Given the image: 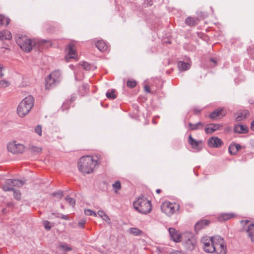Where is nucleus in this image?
Wrapping results in <instances>:
<instances>
[{"instance_id": "1", "label": "nucleus", "mask_w": 254, "mask_h": 254, "mask_svg": "<svg viewBox=\"0 0 254 254\" xmlns=\"http://www.w3.org/2000/svg\"><path fill=\"white\" fill-rule=\"evenodd\" d=\"M15 41L20 48L26 53L30 52L36 44H38V46H41L46 43L50 42L49 40H40L37 43H36L25 35L17 36L15 38Z\"/></svg>"}, {"instance_id": "2", "label": "nucleus", "mask_w": 254, "mask_h": 254, "mask_svg": "<svg viewBox=\"0 0 254 254\" xmlns=\"http://www.w3.org/2000/svg\"><path fill=\"white\" fill-rule=\"evenodd\" d=\"M98 164V161L91 156H83L78 162V168L82 174H89L93 172L94 168Z\"/></svg>"}, {"instance_id": "3", "label": "nucleus", "mask_w": 254, "mask_h": 254, "mask_svg": "<svg viewBox=\"0 0 254 254\" xmlns=\"http://www.w3.org/2000/svg\"><path fill=\"white\" fill-rule=\"evenodd\" d=\"M34 98L31 95L26 97L19 104L17 112L20 117L26 116L34 106Z\"/></svg>"}, {"instance_id": "4", "label": "nucleus", "mask_w": 254, "mask_h": 254, "mask_svg": "<svg viewBox=\"0 0 254 254\" xmlns=\"http://www.w3.org/2000/svg\"><path fill=\"white\" fill-rule=\"evenodd\" d=\"M133 207L139 213L146 214L151 211V201L144 196L139 197L134 201Z\"/></svg>"}, {"instance_id": "5", "label": "nucleus", "mask_w": 254, "mask_h": 254, "mask_svg": "<svg viewBox=\"0 0 254 254\" xmlns=\"http://www.w3.org/2000/svg\"><path fill=\"white\" fill-rule=\"evenodd\" d=\"M217 237H212L209 238L205 237L202 238L201 242L204 245V251L208 253H212L215 252L216 248L215 247L217 243Z\"/></svg>"}, {"instance_id": "6", "label": "nucleus", "mask_w": 254, "mask_h": 254, "mask_svg": "<svg viewBox=\"0 0 254 254\" xmlns=\"http://www.w3.org/2000/svg\"><path fill=\"white\" fill-rule=\"evenodd\" d=\"M180 206L177 203H172L169 201L164 202L161 206V209L163 212L168 216H171L176 211L179 210Z\"/></svg>"}, {"instance_id": "7", "label": "nucleus", "mask_w": 254, "mask_h": 254, "mask_svg": "<svg viewBox=\"0 0 254 254\" xmlns=\"http://www.w3.org/2000/svg\"><path fill=\"white\" fill-rule=\"evenodd\" d=\"M185 241L184 243L185 248L190 251L194 250L196 247L197 242L195 237L191 233L185 234Z\"/></svg>"}, {"instance_id": "8", "label": "nucleus", "mask_w": 254, "mask_h": 254, "mask_svg": "<svg viewBox=\"0 0 254 254\" xmlns=\"http://www.w3.org/2000/svg\"><path fill=\"white\" fill-rule=\"evenodd\" d=\"M7 149L8 152L13 154H19L24 152L25 147L21 144H16L15 142H13L7 144Z\"/></svg>"}, {"instance_id": "9", "label": "nucleus", "mask_w": 254, "mask_h": 254, "mask_svg": "<svg viewBox=\"0 0 254 254\" xmlns=\"http://www.w3.org/2000/svg\"><path fill=\"white\" fill-rule=\"evenodd\" d=\"M217 239L215 252H216L217 254H227L226 245L223 239L220 236H217Z\"/></svg>"}, {"instance_id": "10", "label": "nucleus", "mask_w": 254, "mask_h": 254, "mask_svg": "<svg viewBox=\"0 0 254 254\" xmlns=\"http://www.w3.org/2000/svg\"><path fill=\"white\" fill-rule=\"evenodd\" d=\"M227 113L226 111L223 108H218L215 110H214L212 112H211L209 117L210 119L215 120L218 118H222V117L226 116Z\"/></svg>"}, {"instance_id": "11", "label": "nucleus", "mask_w": 254, "mask_h": 254, "mask_svg": "<svg viewBox=\"0 0 254 254\" xmlns=\"http://www.w3.org/2000/svg\"><path fill=\"white\" fill-rule=\"evenodd\" d=\"M207 143L210 147L219 148L222 145L223 141L218 137L212 136L207 140Z\"/></svg>"}, {"instance_id": "12", "label": "nucleus", "mask_w": 254, "mask_h": 254, "mask_svg": "<svg viewBox=\"0 0 254 254\" xmlns=\"http://www.w3.org/2000/svg\"><path fill=\"white\" fill-rule=\"evenodd\" d=\"M223 126L219 124H209L205 127V132L207 134H211L217 130L221 129Z\"/></svg>"}, {"instance_id": "13", "label": "nucleus", "mask_w": 254, "mask_h": 254, "mask_svg": "<svg viewBox=\"0 0 254 254\" xmlns=\"http://www.w3.org/2000/svg\"><path fill=\"white\" fill-rule=\"evenodd\" d=\"M65 51L67 53V55L65 57V58L67 60H68L70 59H75V57L77 56V54L75 50L74 49L73 44H68L65 49Z\"/></svg>"}, {"instance_id": "14", "label": "nucleus", "mask_w": 254, "mask_h": 254, "mask_svg": "<svg viewBox=\"0 0 254 254\" xmlns=\"http://www.w3.org/2000/svg\"><path fill=\"white\" fill-rule=\"evenodd\" d=\"M236 117V121H241L247 118L249 115V112L247 110H240L234 114Z\"/></svg>"}, {"instance_id": "15", "label": "nucleus", "mask_w": 254, "mask_h": 254, "mask_svg": "<svg viewBox=\"0 0 254 254\" xmlns=\"http://www.w3.org/2000/svg\"><path fill=\"white\" fill-rule=\"evenodd\" d=\"M236 214L233 212L221 213L217 218L218 220L221 222L226 221L235 217Z\"/></svg>"}, {"instance_id": "16", "label": "nucleus", "mask_w": 254, "mask_h": 254, "mask_svg": "<svg viewBox=\"0 0 254 254\" xmlns=\"http://www.w3.org/2000/svg\"><path fill=\"white\" fill-rule=\"evenodd\" d=\"M210 223V221L206 219H202L197 222L194 226V229L196 233L197 231L202 229L204 228L205 227L208 226Z\"/></svg>"}, {"instance_id": "17", "label": "nucleus", "mask_w": 254, "mask_h": 254, "mask_svg": "<svg viewBox=\"0 0 254 254\" xmlns=\"http://www.w3.org/2000/svg\"><path fill=\"white\" fill-rule=\"evenodd\" d=\"M169 232L171 239L175 242L178 243L181 241V237L175 228H170L169 229Z\"/></svg>"}, {"instance_id": "18", "label": "nucleus", "mask_w": 254, "mask_h": 254, "mask_svg": "<svg viewBox=\"0 0 254 254\" xmlns=\"http://www.w3.org/2000/svg\"><path fill=\"white\" fill-rule=\"evenodd\" d=\"M59 83L56 80V79H54L52 77L50 76V75L48 76L47 78L46 79V84L45 88L46 89H50L54 87H55Z\"/></svg>"}, {"instance_id": "19", "label": "nucleus", "mask_w": 254, "mask_h": 254, "mask_svg": "<svg viewBox=\"0 0 254 254\" xmlns=\"http://www.w3.org/2000/svg\"><path fill=\"white\" fill-rule=\"evenodd\" d=\"M188 142L193 149L198 151L201 150V147L199 146V144L202 142L201 141H196L191 135H190L188 138Z\"/></svg>"}, {"instance_id": "20", "label": "nucleus", "mask_w": 254, "mask_h": 254, "mask_svg": "<svg viewBox=\"0 0 254 254\" xmlns=\"http://www.w3.org/2000/svg\"><path fill=\"white\" fill-rule=\"evenodd\" d=\"M234 131L237 133H246L248 132L249 128L247 126L237 125L234 127Z\"/></svg>"}, {"instance_id": "21", "label": "nucleus", "mask_w": 254, "mask_h": 254, "mask_svg": "<svg viewBox=\"0 0 254 254\" xmlns=\"http://www.w3.org/2000/svg\"><path fill=\"white\" fill-rule=\"evenodd\" d=\"M11 179H6L3 184L1 185V188L5 191H12L14 188L10 182Z\"/></svg>"}, {"instance_id": "22", "label": "nucleus", "mask_w": 254, "mask_h": 254, "mask_svg": "<svg viewBox=\"0 0 254 254\" xmlns=\"http://www.w3.org/2000/svg\"><path fill=\"white\" fill-rule=\"evenodd\" d=\"M199 21L197 17H191L190 16L188 17L185 20V23L186 25L192 27L196 26Z\"/></svg>"}, {"instance_id": "23", "label": "nucleus", "mask_w": 254, "mask_h": 254, "mask_svg": "<svg viewBox=\"0 0 254 254\" xmlns=\"http://www.w3.org/2000/svg\"><path fill=\"white\" fill-rule=\"evenodd\" d=\"M96 47L100 51L102 52L106 51L108 48L107 44L102 40H98L96 43Z\"/></svg>"}, {"instance_id": "24", "label": "nucleus", "mask_w": 254, "mask_h": 254, "mask_svg": "<svg viewBox=\"0 0 254 254\" xmlns=\"http://www.w3.org/2000/svg\"><path fill=\"white\" fill-rule=\"evenodd\" d=\"M177 65L179 69L182 71L188 70L190 66V64L183 61L178 62Z\"/></svg>"}, {"instance_id": "25", "label": "nucleus", "mask_w": 254, "mask_h": 254, "mask_svg": "<svg viewBox=\"0 0 254 254\" xmlns=\"http://www.w3.org/2000/svg\"><path fill=\"white\" fill-rule=\"evenodd\" d=\"M51 77L54 79L59 83L61 80V72L60 70H56L49 74Z\"/></svg>"}, {"instance_id": "26", "label": "nucleus", "mask_w": 254, "mask_h": 254, "mask_svg": "<svg viewBox=\"0 0 254 254\" xmlns=\"http://www.w3.org/2000/svg\"><path fill=\"white\" fill-rule=\"evenodd\" d=\"M247 232L252 241L254 242V224L253 223H251L249 225Z\"/></svg>"}, {"instance_id": "27", "label": "nucleus", "mask_w": 254, "mask_h": 254, "mask_svg": "<svg viewBox=\"0 0 254 254\" xmlns=\"http://www.w3.org/2000/svg\"><path fill=\"white\" fill-rule=\"evenodd\" d=\"M190 129L191 130H196L201 128L203 127V124L201 122H198L195 124H193L191 123L189 124Z\"/></svg>"}, {"instance_id": "28", "label": "nucleus", "mask_w": 254, "mask_h": 254, "mask_svg": "<svg viewBox=\"0 0 254 254\" xmlns=\"http://www.w3.org/2000/svg\"><path fill=\"white\" fill-rule=\"evenodd\" d=\"M128 232L134 236H140L143 234V232L136 227H132L129 229Z\"/></svg>"}, {"instance_id": "29", "label": "nucleus", "mask_w": 254, "mask_h": 254, "mask_svg": "<svg viewBox=\"0 0 254 254\" xmlns=\"http://www.w3.org/2000/svg\"><path fill=\"white\" fill-rule=\"evenodd\" d=\"M10 182H11L13 187H21L25 184V181L18 179H11Z\"/></svg>"}, {"instance_id": "30", "label": "nucleus", "mask_w": 254, "mask_h": 254, "mask_svg": "<svg viewBox=\"0 0 254 254\" xmlns=\"http://www.w3.org/2000/svg\"><path fill=\"white\" fill-rule=\"evenodd\" d=\"M10 22V19L5 17L4 15H0V27L1 26H6Z\"/></svg>"}, {"instance_id": "31", "label": "nucleus", "mask_w": 254, "mask_h": 254, "mask_svg": "<svg viewBox=\"0 0 254 254\" xmlns=\"http://www.w3.org/2000/svg\"><path fill=\"white\" fill-rule=\"evenodd\" d=\"M115 93L116 90L112 89L111 91H107L106 93V96L108 99L113 100L117 98V95Z\"/></svg>"}, {"instance_id": "32", "label": "nucleus", "mask_w": 254, "mask_h": 254, "mask_svg": "<svg viewBox=\"0 0 254 254\" xmlns=\"http://www.w3.org/2000/svg\"><path fill=\"white\" fill-rule=\"evenodd\" d=\"M2 37H1V40H10L12 38V35L11 33L7 31V30H4L3 31H2Z\"/></svg>"}, {"instance_id": "33", "label": "nucleus", "mask_w": 254, "mask_h": 254, "mask_svg": "<svg viewBox=\"0 0 254 254\" xmlns=\"http://www.w3.org/2000/svg\"><path fill=\"white\" fill-rule=\"evenodd\" d=\"M29 149L31 150V153L34 154H37L40 153L42 150V148L35 146H30Z\"/></svg>"}, {"instance_id": "34", "label": "nucleus", "mask_w": 254, "mask_h": 254, "mask_svg": "<svg viewBox=\"0 0 254 254\" xmlns=\"http://www.w3.org/2000/svg\"><path fill=\"white\" fill-rule=\"evenodd\" d=\"M114 192L117 193L118 190L121 189V184L119 181H116L112 185Z\"/></svg>"}, {"instance_id": "35", "label": "nucleus", "mask_w": 254, "mask_h": 254, "mask_svg": "<svg viewBox=\"0 0 254 254\" xmlns=\"http://www.w3.org/2000/svg\"><path fill=\"white\" fill-rule=\"evenodd\" d=\"M229 152L232 155H236L237 154V149L235 148L234 143H231L228 148Z\"/></svg>"}, {"instance_id": "36", "label": "nucleus", "mask_w": 254, "mask_h": 254, "mask_svg": "<svg viewBox=\"0 0 254 254\" xmlns=\"http://www.w3.org/2000/svg\"><path fill=\"white\" fill-rule=\"evenodd\" d=\"M136 84V81L134 80H128L127 82V86L130 88L135 87Z\"/></svg>"}, {"instance_id": "37", "label": "nucleus", "mask_w": 254, "mask_h": 254, "mask_svg": "<svg viewBox=\"0 0 254 254\" xmlns=\"http://www.w3.org/2000/svg\"><path fill=\"white\" fill-rule=\"evenodd\" d=\"M59 248L61 251L64 252H67L72 250V248L71 247L64 245H60L59 246Z\"/></svg>"}, {"instance_id": "38", "label": "nucleus", "mask_w": 254, "mask_h": 254, "mask_svg": "<svg viewBox=\"0 0 254 254\" xmlns=\"http://www.w3.org/2000/svg\"><path fill=\"white\" fill-rule=\"evenodd\" d=\"M12 191H13V197L14 198L17 200H19L21 198V193L20 191L18 190H15L14 189V190H12Z\"/></svg>"}, {"instance_id": "39", "label": "nucleus", "mask_w": 254, "mask_h": 254, "mask_svg": "<svg viewBox=\"0 0 254 254\" xmlns=\"http://www.w3.org/2000/svg\"><path fill=\"white\" fill-rule=\"evenodd\" d=\"M65 200L71 205L72 207H74L75 205V200L73 198L69 196H66L65 198Z\"/></svg>"}, {"instance_id": "40", "label": "nucleus", "mask_w": 254, "mask_h": 254, "mask_svg": "<svg viewBox=\"0 0 254 254\" xmlns=\"http://www.w3.org/2000/svg\"><path fill=\"white\" fill-rule=\"evenodd\" d=\"M80 65L86 70H89L91 69V65L87 62H81Z\"/></svg>"}, {"instance_id": "41", "label": "nucleus", "mask_w": 254, "mask_h": 254, "mask_svg": "<svg viewBox=\"0 0 254 254\" xmlns=\"http://www.w3.org/2000/svg\"><path fill=\"white\" fill-rule=\"evenodd\" d=\"M43 226H44L45 229L47 231H50L51 229V226L50 225V222L47 220L44 221L43 222Z\"/></svg>"}, {"instance_id": "42", "label": "nucleus", "mask_w": 254, "mask_h": 254, "mask_svg": "<svg viewBox=\"0 0 254 254\" xmlns=\"http://www.w3.org/2000/svg\"><path fill=\"white\" fill-rule=\"evenodd\" d=\"M84 213L85 215H88V216H96L97 215L96 213L94 211H93L90 209H85Z\"/></svg>"}, {"instance_id": "43", "label": "nucleus", "mask_w": 254, "mask_h": 254, "mask_svg": "<svg viewBox=\"0 0 254 254\" xmlns=\"http://www.w3.org/2000/svg\"><path fill=\"white\" fill-rule=\"evenodd\" d=\"M9 84V82L5 80H0V86L2 87H7Z\"/></svg>"}, {"instance_id": "44", "label": "nucleus", "mask_w": 254, "mask_h": 254, "mask_svg": "<svg viewBox=\"0 0 254 254\" xmlns=\"http://www.w3.org/2000/svg\"><path fill=\"white\" fill-rule=\"evenodd\" d=\"M197 15L202 18H205L206 17L208 16V14L206 12H203V11H198L197 12Z\"/></svg>"}, {"instance_id": "45", "label": "nucleus", "mask_w": 254, "mask_h": 254, "mask_svg": "<svg viewBox=\"0 0 254 254\" xmlns=\"http://www.w3.org/2000/svg\"><path fill=\"white\" fill-rule=\"evenodd\" d=\"M35 131L37 134H38L39 135H42V127L40 125H38L35 128Z\"/></svg>"}, {"instance_id": "46", "label": "nucleus", "mask_w": 254, "mask_h": 254, "mask_svg": "<svg viewBox=\"0 0 254 254\" xmlns=\"http://www.w3.org/2000/svg\"><path fill=\"white\" fill-rule=\"evenodd\" d=\"M153 1L152 0H145V2L144 3V7H148L151 6L153 5Z\"/></svg>"}, {"instance_id": "47", "label": "nucleus", "mask_w": 254, "mask_h": 254, "mask_svg": "<svg viewBox=\"0 0 254 254\" xmlns=\"http://www.w3.org/2000/svg\"><path fill=\"white\" fill-rule=\"evenodd\" d=\"M52 195L55 196H58L59 198H61L63 196L64 194L62 191H59L53 193Z\"/></svg>"}, {"instance_id": "48", "label": "nucleus", "mask_w": 254, "mask_h": 254, "mask_svg": "<svg viewBox=\"0 0 254 254\" xmlns=\"http://www.w3.org/2000/svg\"><path fill=\"white\" fill-rule=\"evenodd\" d=\"M86 219H82L78 223V226L81 228H84V225L86 223Z\"/></svg>"}, {"instance_id": "49", "label": "nucleus", "mask_w": 254, "mask_h": 254, "mask_svg": "<svg viewBox=\"0 0 254 254\" xmlns=\"http://www.w3.org/2000/svg\"><path fill=\"white\" fill-rule=\"evenodd\" d=\"M69 104L70 103L68 102H64L62 106V109L63 111H64L65 109H67L69 108Z\"/></svg>"}, {"instance_id": "50", "label": "nucleus", "mask_w": 254, "mask_h": 254, "mask_svg": "<svg viewBox=\"0 0 254 254\" xmlns=\"http://www.w3.org/2000/svg\"><path fill=\"white\" fill-rule=\"evenodd\" d=\"M97 214L100 217L103 218V217H105L106 215L104 211L102 210H99L97 212Z\"/></svg>"}, {"instance_id": "51", "label": "nucleus", "mask_w": 254, "mask_h": 254, "mask_svg": "<svg viewBox=\"0 0 254 254\" xmlns=\"http://www.w3.org/2000/svg\"><path fill=\"white\" fill-rule=\"evenodd\" d=\"M193 111L194 114L197 115L200 113L201 110L198 108H195L193 109Z\"/></svg>"}, {"instance_id": "52", "label": "nucleus", "mask_w": 254, "mask_h": 254, "mask_svg": "<svg viewBox=\"0 0 254 254\" xmlns=\"http://www.w3.org/2000/svg\"><path fill=\"white\" fill-rule=\"evenodd\" d=\"M234 145L235 146L236 149H237V152H238L242 148V146L240 144L234 143Z\"/></svg>"}, {"instance_id": "53", "label": "nucleus", "mask_w": 254, "mask_h": 254, "mask_svg": "<svg viewBox=\"0 0 254 254\" xmlns=\"http://www.w3.org/2000/svg\"><path fill=\"white\" fill-rule=\"evenodd\" d=\"M144 90L146 92H148V93H150L151 92L150 87L148 85H145L144 87Z\"/></svg>"}, {"instance_id": "54", "label": "nucleus", "mask_w": 254, "mask_h": 254, "mask_svg": "<svg viewBox=\"0 0 254 254\" xmlns=\"http://www.w3.org/2000/svg\"><path fill=\"white\" fill-rule=\"evenodd\" d=\"M104 217L105 218H103V219H104L105 221L108 224H110L111 221H110L109 217L107 215H106Z\"/></svg>"}, {"instance_id": "55", "label": "nucleus", "mask_w": 254, "mask_h": 254, "mask_svg": "<svg viewBox=\"0 0 254 254\" xmlns=\"http://www.w3.org/2000/svg\"><path fill=\"white\" fill-rule=\"evenodd\" d=\"M61 218L62 219H64V220H68L69 219L68 216L67 215H65L64 214H61Z\"/></svg>"}, {"instance_id": "56", "label": "nucleus", "mask_w": 254, "mask_h": 254, "mask_svg": "<svg viewBox=\"0 0 254 254\" xmlns=\"http://www.w3.org/2000/svg\"><path fill=\"white\" fill-rule=\"evenodd\" d=\"M52 214L53 215H55L57 218H59L61 216L62 214H60L59 213H52Z\"/></svg>"}, {"instance_id": "57", "label": "nucleus", "mask_w": 254, "mask_h": 254, "mask_svg": "<svg viewBox=\"0 0 254 254\" xmlns=\"http://www.w3.org/2000/svg\"><path fill=\"white\" fill-rule=\"evenodd\" d=\"M251 128L252 130L254 131V120L251 122Z\"/></svg>"}, {"instance_id": "58", "label": "nucleus", "mask_w": 254, "mask_h": 254, "mask_svg": "<svg viewBox=\"0 0 254 254\" xmlns=\"http://www.w3.org/2000/svg\"><path fill=\"white\" fill-rule=\"evenodd\" d=\"M210 61L212 62L215 65H216L217 64V61L216 59H214V58H211L210 59Z\"/></svg>"}, {"instance_id": "59", "label": "nucleus", "mask_w": 254, "mask_h": 254, "mask_svg": "<svg viewBox=\"0 0 254 254\" xmlns=\"http://www.w3.org/2000/svg\"><path fill=\"white\" fill-rule=\"evenodd\" d=\"M249 222H250V221L249 220H242L241 221V223L242 224L244 223V225L247 224L249 223Z\"/></svg>"}, {"instance_id": "60", "label": "nucleus", "mask_w": 254, "mask_h": 254, "mask_svg": "<svg viewBox=\"0 0 254 254\" xmlns=\"http://www.w3.org/2000/svg\"><path fill=\"white\" fill-rule=\"evenodd\" d=\"M6 205L8 207H12L13 206V203L12 202H8Z\"/></svg>"}, {"instance_id": "61", "label": "nucleus", "mask_w": 254, "mask_h": 254, "mask_svg": "<svg viewBox=\"0 0 254 254\" xmlns=\"http://www.w3.org/2000/svg\"><path fill=\"white\" fill-rule=\"evenodd\" d=\"M75 100V97L74 96L71 97V98L69 101V103L70 104L71 102Z\"/></svg>"}, {"instance_id": "62", "label": "nucleus", "mask_w": 254, "mask_h": 254, "mask_svg": "<svg viewBox=\"0 0 254 254\" xmlns=\"http://www.w3.org/2000/svg\"><path fill=\"white\" fill-rule=\"evenodd\" d=\"M1 70H2V67L1 66H0V78H1L3 75V74L2 73Z\"/></svg>"}, {"instance_id": "63", "label": "nucleus", "mask_w": 254, "mask_h": 254, "mask_svg": "<svg viewBox=\"0 0 254 254\" xmlns=\"http://www.w3.org/2000/svg\"><path fill=\"white\" fill-rule=\"evenodd\" d=\"M156 191L157 193H160L161 191V190L160 189H157L156 190Z\"/></svg>"}, {"instance_id": "64", "label": "nucleus", "mask_w": 254, "mask_h": 254, "mask_svg": "<svg viewBox=\"0 0 254 254\" xmlns=\"http://www.w3.org/2000/svg\"><path fill=\"white\" fill-rule=\"evenodd\" d=\"M2 37V31L0 32V39L1 40V37Z\"/></svg>"}]
</instances>
